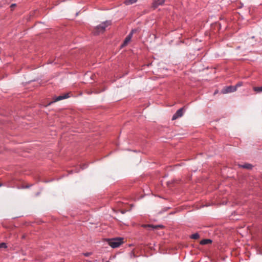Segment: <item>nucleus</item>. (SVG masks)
<instances>
[{
	"label": "nucleus",
	"mask_w": 262,
	"mask_h": 262,
	"mask_svg": "<svg viewBox=\"0 0 262 262\" xmlns=\"http://www.w3.org/2000/svg\"><path fill=\"white\" fill-rule=\"evenodd\" d=\"M200 235L198 233H195L191 235V238L192 239H198Z\"/></svg>",
	"instance_id": "ddd939ff"
},
{
	"label": "nucleus",
	"mask_w": 262,
	"mask_h": 262,
	"mask_svg": "<svg viewBox=\"0 0 262 262\" xmlns=\"http://www.w3.org/2000/svg\"><path fill=\"white\" fill-rule=\"evenodd\" d=\"M142 226L144 228H150L152 229V225H143Z\"/></svg>",
	"instance_id": "dca6fc26"
},
{
	"label": "nucleus",
	"mask_w": 262,
	"mask_h": 262,
	"mask_svg": "<svg viewBox=\"0 0 262 262\" xmlns=\"http://www.w3.org/2000/svg\"><path fill=\"white\" fill-rule=\"evenodd\" d=\"M29 186H27L26 187V188H29Z\"/></svg>",
	"instance_id": "6ab92c4d"
},
{
	"label": "nucleus",
	"mask_w": 262,
	"mask_h": 262,
	"mask_svg": "<svg viewBox=\"0 0 262 262\" xmlns=\"http://www.w3.org/2000/svg\"><path fill=\"white\" fill-rule=\"evenodd\" d=\"M70 96L69 94H66L62 95H60L59 96L55 97L54 99V100L52 102H57L64 99H67L69 98Z\"/></svg>",
	"instance_id": "423d86ee"
},
{
	"label": "nucleus",
	"mask_w": 262,
	"mask_h": 262,
	"mask_svg": "<svg viewBox=\"0 0 262 262\" xmlns=\"http://www.w3.org/2000/svg\"><path fill=\"white\" fill-rule=\"evenodd\" d=\"M165 0H156L153 3V6L154 7L156 8L160 5H163Z\"/></svg>",
	"instance_id": "0eeeda50"
},
{
	"label": "nucleus",
	"mask_w": 262,
	"mask_h": 262,
	"mask_svg": "<svg viewBox=\"0 0 262 262\" xmlns=\"http://www.w3.org/2000/svg\"><path fill=\"white\" fill-rule=\"evenodd\" d=\"M7 248L6 244L5 243H2L0 244V248Z\"/></svg>",
	"instance_id": "4468645a"
},
{
	"label": "nucleus",
	"mask_w": 262,
	"mask_h": 262,
	"mask_svg": "<svg viewBox=\"0 0 262 262\" xmlns=\"http://www.w3.org/2000/svg\"><path fill=\"white\" fill-rule=\"evenodd\" d=\"M253 90L257 93L262 92V86L260 87H254Z\"/></svg>",
	"instance_id": "9b49d317"
},
{
	"label": "nucleus",
	"mask_w": 262,
	"mask_h": 262,
	"mask_svg": "<svg viewBox=\"0 0 262 262\" xmlns=\"http://www.w3.org/2000/svg\"><path fill=\"white\" fill-rule=\"evenodd\" d=\"M16 6V4H13L11 5V8H13L14 7H15Z\"/></svg>",
	"instance_id": "a211bd4d"
},
{
	"label": "nucleus",
	"mask_w": 262,
	"mask_h": 262,
	"mask_svg": "<svg viewBox=\"0 0 262 262\" xmlns=\"http://www.w3.org/2000/svg\"><path fill=\"white\" fill-rule=\"evenodd\" d=\"M111 21L109 20H106L102 22L95 28L94 33L97 35L103 32L105 30L106 28L108 26L111 25Z\"/></svg>",
	"instance_id": "f257e3e1"
},
{
	"label": "nucleus",
	"mask_w": 262,
	"mask_h": 262,
	"mask_svg": "<svg viewBox=\"0 0 262 262\" xmlns=\"http://www.w3.org/2000/svg\"><path fill=\"white\" fill-rule=\"evenodd\" d=\"M136 31V29H133L132 30V31L129 33V34L125 38L123 43L121 45V47H125L128 44V43L130 41V40L132 38L134 33Z\"/></svg>",
	"instance_id": "7ed1b4c3"
},
{
	"label": "nucleus",
	"mask_w": 262,
	"mask_h": 262,
	"mask_svg": "<svg viewBox=\"0 0 262 262\" xmlns=\"http://www.w3.org/2000/svg\"><path fill=\"white\" fill-rule=\"evenodd\" d=\"M212 241L210 239H204L200 242L201 245H206L211 243Z\"/></svg>",
	"instance_id": "1a4fd4ad"
},
{
	"label": "nucleus",
	"mask_w": 262,
	"mask_h": 262,
	"mask_svg": "<svg viewBox=\"0 0 262 262\" xmlns=\"http://www.w3.org/2000/svg\"><path fill=\"white\" fill-rule=\"evenodd\" d=\"M86 167H87V165H83V166L81 167V168H82V169H84V168H86Z\"/></svg>",
	"instance_id": "f3484780"
},
{
	"label": "nucleus",
	"mask_w": 262,
	"mask_h": 262,
	"mask_svg": "<svg viewBox=\"0 0 262 262\" xmlns=\"http://www.w3.org/2000/svg\"><path fill=\"white\" fill-rule=\"evenodd\" d=\"M122 238L109 239L108 244L111 247L115 248L118 247L122 243Z\"/></svg>",
	"instance_id": "f03ea898"
},
{
	"label": "nucleus",
	"mask_w": 262,
	"mask_h": 262,
	"mask_svg": "<svg viewBox=\"0 0 262 262\" xmlns=\"http://www.w3.org/2000/svg\"><path fill=\"white\" fill-rule=\"evenodd\" d=\"M242 82H238L237 83L235 86H234V87H236V90H237V88L239 86H242Z\"/></svg>",
	"instance_id": "2eb2a0df"
},
{
	"label": "nucleus",
	"mask_w": 262,
	"mask_h": 262,
	"mask_svg": "<svg viewBox=\"0 0 262 262\" xmlns=\"http://www.w3.org/2000/svg\"><path fill=\"white\" fill-rule=\"evenodd\" d=\"M235 91H236V87L232 85L227 86L222 90V93L223 94L232 93Z\"/></svg>",
	"instance_id": "20e7f679"
},
{
	"label": "nucleus",
	"mask_w": 262,
	"mask_h": 262,
	"mask_svg": "<svg viewBox=\"0 0 262 262\" xmlns=\"http://www.w3.org/2000/svg\"><path fill=\"white\" fill-rule=\"evenodd\" d=\"M238 166L239 167H242V168L248 169H250L253 167V166L251 164H249V163H246L243 165L238 164Z\"/></svg>",
	"instance_id": "6e6552de"
},
{
	"label": "nucleus",
	"mask_w": 262,
	"mask_h": 262,
	"mask_svg": "<svg viewBox=\"0 0 262 262\" xmlns=\"http://www.w3.org/2000/svg\"><path fill=\"white\" fill-rule=\"evenodd\" d=\"M137 1L138 0H125L124 1V4L126 5H129L136 3Z\"/></svg>",
	"instance_id": "9d476101"
},
{
	"label": "nucleus",
	"mask_w": 262,
	"mask_h": 262,
	"mask_svg": "<svg viewBox=\"0 0 262 262\" xmlns=\"http://www.w3.org/2000/svg\"><path fill=\"white\" fill-rule=\"evenodd\" d=\"M163 226L161 225H152V230H156L158 229L159 228H163Z\"/></svg>",
	"instance_id": "f8f14e48"
},
{
	"label": "nucleus",
	"mask_w": 262,
	"mask_h": 262,
	"mask_svg": "<svg viewBox=\"0 0 262 262\" xmlns=\"http://www.w3.org/2000/svg\"><path fill=\"white\" fill-rule=\"evenodd\" d=\"M183 108L182 107V108L179 109L176 112V113L173 115V116L172 117V120H176V119H178V118L182 117L183 116Z\"/></svg>",
	"instance_id": "39448f33"
},
{
	"label": "nucleus",
	"mask_w": 262,
	"mask_h": 262,
	"mask_svg": "<svg viewBox=\"0 0 262 262\" xmlns=\"http://www.w3.org/2000/svg\"><path fill=\"white\" fill-rule=\"evenodd\" d=\"M2 186V184H0V187Z\"/></svg>",
	"instance_id": "aec40b11"
}]
</instances>
